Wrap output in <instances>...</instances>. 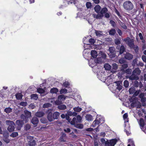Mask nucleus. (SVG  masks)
Instances as JSON below:
<instances>
[{
    "label": "nucleus",
    "instance_id": "obj_1",
    "mask_svg": "<svg viewBox=\"0 0 146 146\" xmlns=\"http://www.w3.org/2000/svg\"><path fill=\"white\" fill-rule=\"evenodd\" d=\"M53 110L50 109L48 110L46 112L47 114V118L50 122L53 121L55 119H58L59 117L60 113L58 112H55L53 113H52Z\"/></svg>",
    "mask_w": 146,
    "mask_h": 146
},
{
    "label": "nucleus",
    "instance_id": "obj_2",
    "mask_svg": "<svg viewBox=\"0 0 146 146\" xmlns=\"http://www.w3.org/2000/svg\"><path fill=\"white\" fill-rule=\"evenodd\" d=\"M141 71L139 68H135L133 70L132 74L130 76H127V78H128L131 80H138L139 79V76Z\"/></svg>",
    "mask_w": 146,
    "mask_h": 146
},
{
    "label": "nucleus",
    "instance_id": "obj_3",
    "mask_svg": "<svg viewBox=\"0 0 146 146\" xmlns=\"http://www.w3.org/2000/svg\"><path fill=\"white\" fill-rule=\"evenodd\" d=\"M124 9L126 11H130L134 8L133 4L130 1H126L125 2L123 5Z\"/></svg>",
    "mask_w": 146,
    "mask_h": 146
},
{
    "label": "nucleus",
    "instance_id": "obj_4",
    "mask_svg": "<svg viewBox=\"0 0 146 146\" xmlns=\"http://www.w3.org/2000/svg\"><path fill=\"white\" fill-rule=\"evenodd\" d=\"M124 41L132 49V48H134L135 44L133 39H131L130 37H127L124 39Z\"/></svg>",
    "mask_w": 146,
    "mask_h": 146
},
{
    "label": "nucleus",
    "instance_id": "obj_5",
    "mask_svg": "<svg viewBox=\"0 0 146 146\" xmlns=\"http://www.w3.org/2000/svg\"><path fill=\"white\" fill-rule=\"evenodd\" d=\"M7 124L9 125L7 130L9 132H11L14 131L15 124L14 122L9 120L6 121Z\"/></svg>",
    "mask_w": 146,
    "mask_h": 146
},
{
    "label": "nucleus",
    "instance_id": "obj_6",
    "mask_svg": "<svg viewBox=\"0 0 146 146\" xmlns=\"http://www.w3.org/2000/svg\"><path fill=\"white\" fill-rule=\"evenodd\" d=\"M27 138L28 139V144L29 146H35L36 142L34 138L32 136H29Z\"/></svg>",
    "mask_w": 146,
    "mask_h": 146
},
{
    "label": "nucleus",
    "instance_id": "obj_7",
    "mask_svg": "<svg viewBox=\"0 0 146 146\" xmlns=\"http://www.w3.org/2000/svg\"><path fill=\"white\" fill-rule=\"evenodd\" d=\"M109 50L110 52L109 54L110 57L111 58L115 57L116 56V51L114 47H110L109 48Z\"/></svg>",
    "mask_w": 146,
    "mask_h": 146
},
{
    "label": "nucleus",
    "instance_id": "obj_8",
    "mask_svg": "<svg viewBox=\"0 0 146 146\" xmlns=\"http://www.w3.org/2000/svg\"><path fill=\"white\" fill-rule=\"evenodd\" d=\"M16 123L17 126V128L18 130H20L21 127L23 126L24 124L23 120H18L16 121Z\"/></svg>",
    "mask_w": 146,
    "mask_h": 146
},
{
    "label": "nucleus",
    "instance_id": "obj_9",
    "mask_svg": "<svg viewBox=\"0 0 146 146\" xmlns=\"http://www.w3.org/2000/svg\"><path fill=\"white\" fill-rule=\"evenodd\" d=\"M66 134L64 133H62L59 139V141L60 142H65L66 141Z\"/></svg>",
    "mask_w": 146,
    "mask_h": 146
},
{
    "label": "nucleus",
    "instance_id": "obj_10",
    "mask_svg": "<svg viewBox=\"0 0 146 146\" xmlns=\"http://www.w3.org/2000/svg\"><path fill=\"white\" fill-rule=\"evenodd\" d=\"M44 113L43 111H38L35 113V115L38 117H41L44 116Z\"/></svg>",
    "mask_w": 146,
    "mask_h": 146
},
{
    "label": "nucleus",
    "instance_id": "obj_11",
    "mask_svg": "<svg viewBox=\"0 0 146 146\" xmlns=\"http://www.w3.org/2000/svg\"><path fill=\"white\" fill-rule=\"evenodd\" d=\"M133 56V55L127 52L125 55L124 57L126 59L130 60L132 59Z\"/></svg>",
    "mask_w": 146,
    "mask_h": 146
},
{
    "label": "nucleus",
    "instance_id": "obj_12",
    "mask_svg": "<svg viewBox=\"0 0 146 146\" xmlns=\"http://www.w3.org/2000/svg\"><path fill=\"white\" fill-rule=\"evenodd\" d=\"M31 122L33 125L36 126L38 122V120L37 117H33L31 120Z\"/></svg>",
    "mask_w": 146,
    "mask_h": 146
},
{
    "label": "nucleus",
    "instance_id": "obj_13",
    "mask_svg": "<svg viewBox=\"0 0 146 146\" xmlns=\"http://www.w3.org/2000/svg\"><path fill=\"white\" fill-rule=\"evenodd\" d=\"M101 9V7L99 5H96L94 7L95 11L98 13H99L100 12Z\"/></svg>",
    "mask_w": 146,
    "mask_h": 146
},
{
    "label": "nucleus",
    "instance_id": "obj_14",
    "mask_svg": "<svg viewBox=\"0 0 146 146\" xmlns=\"http://www.w3.org/2000/svg\"><path fill=\"white\" fill-rule=\"evenodd\" d=\"M118 68V66L117 64L114 63L112 64V69L111 71L113 72H116V70Z\"/></svg>",
    "mask_w": 146,
    "mask_h": 146
},
{
    "label": "nucleus",
    "instance_id": "obj_15",
    "mask_svg": "<svg viewBox=\"0 0 146 146\" xmlns=\"http://www.w3.org/2000/svg\"><path fill=\"white\" fill-rule=\"evenodd\" d=\"M117 141V140L116 138L112 139L110 140V144L111 146H114L116 144Z\"/></svg>",
    "mask_w": 146,
    "mask_h": 146
},
{
    "label": "nucleus",
    "instance_id": "obj_16",
    "mask_svg": "<svg viewBox=\"0 0 146 146\" xmlns=\"http://www.w3.org/2000/svg\"><path fill=\"white\" fill-rule=\"evenodd\" d=\"M24 113L25 115L27 117V118L28 119L29 118L31 117V113L30 112H29L27 110H25L24 111Z\"/></svg>",
    "mask_w": 146,
    "mask_h": 146
},
{
    "label": "nucleus",
    "instance_id": "obj_17",
    "mask_svg": "<svg viewBox=\"0 0 146 146\" xmlns=\"http://www.w3.org/2000/svg\"><path fill=\"white\" fill-rule=\"evenodd\" d=\"M91 54L93 58H95L97 56V52L96 50H92L91 51Z\"/></svg>",
    "mask_w": 146,
    "mask_h": 146
},
{
    "label": "nucleus",
    "instance_id": "obj_18",
    "mask_svg": "<svg viewBox=\"0 0 146 146\" xmlns=\"http://www.w3.org/2000/svg\"><path fill=\"white\" fill-rule=\"evenodd\" d=\"M57 108L60 110H64L66 109V106L65 105L61 104L58 106Z\"/></svg>",
    "mask_w": 146,
    "mask_h": 146
},
{
    "label": "nucleus",
    "instance_id": "obj_19",
    "mask_svg": "<svg viewBox=\"0 0 146 146\" xmlns=\"http://www.w3.org/2000/svg\"><path fill=\"white\" fill-rule=\"evenodd\" d=\"M108 11V9L106 7H104L101 9L100 11V13L102 15H104V14L107 13Z\"/></svg>",
    "mask_w": 146,
    "mask_h": 146
},
{
    "label": "nucleus",
    "instance_id": "obj_20",
    "mask_svg": "<svg viewBox=\"0 0 146 146\" xmlns=\"http://www.w3.org/2000/svg\"><path fill=\"white\" fill-rule=\"evenodd\" d=\"M15 96L16 98L18 100H21L22 98L23 95L21 93H17Z\"/></svg>",
    "mask_w": 146,
    "mask_h": 146
},
{
    "label": "nucleus",
    "instance_id": "obj_21",
    "mask_svg": "<svg viewBox=\"0 0 146 146\" xmlns=\"http://www.w3.org/2000/svg\"><path fill=\"white\" fill-rule=\"evenodd\" d=\"M135 91V88L133 86H132L130 88L129 90V93L131 94H132L134 93Z\"/></svg>",
    "mask_w": 146,
    "mask_h": 146
},
{
    "label": "nucleus",
    "instance_id": "obj_22",
    "mask_svg": "<svg viewBox=\"0 0 146 146\" xmlns=\"http://www.w3.org/2000/svg\"><path fill=\"white\" fill-rule=\"evenodd\" d=\"M58 91V89L56 88H51L50 91L51 93H57Z\"/></svg>",
    "mask_w": 146,
    "mask_h": 146
},
{
    "label": "nucleus",
    "instance_id": "obj_23",
    "mask_svg": "<svg viewBox=\"0 0 146 146\" xmlns=\"http://www.w3.org/2000/svg\"><path fill=\"white\" fill-rule=\"evenodd\" d=\"M86 119L88 121H90L93 120V117L92 115L90 114H87L85 116Z\"/></svg>",
    "mask_w": 146,
    "mask_h": 146
},
{
    "label": "nucleus",
    "instance_id": "obj_24",
    "mask_svg": "<svg viewBox=\"0 0 146 146\" xmlns=\"http://www.w3.org/2000/svg\"><path fill=\"white\" fill-rule=\"evenodd\" d=\"M130 102H132L130 104L132 108H133L136 106L137 103L136 102H133V99H131L130 100Z\"/></svg>",
    "mask_w": 146,
    "mask_h": 146
},
{
    "label": "nucleus",
    "instance_id": "obj_25",
    "mask_svg": "<svg viewBox=\"0 0 146 146\" xmlns=\"http://www.w3.org/2000/svg\"><path fill=\"white\" fill-rule=\"evenodd\" d=\"M21 119H23V121H25L26 122H27L29 120V119L27 118V117L25 115L23 114H22L21 115Z\"/></svg>",
    "mask_w": 146,
    "mask_h": 146
},
{
    "label": "nucleus",
    "instance_id": "obj_26",
    "mask_svg": "<svg viewBox=\"0 0 146 146\" xmlns=\"http://www.w3.org/2000/svg\"><path fill=\"white\" fill-rule=\"evenodd\" d=\"M125 50V47L123 45H121L120 48L119 49V53L120 54H121L124 52Z\"/></svg>",
    "mask_w": 146,
    "mask_h": 146
},
{
    "label": "nucleus",
    "instance_id": "obj_27",
    "mask_svg": "<svg viewBox=\"0 0 146 146\" xmlns=\"http://www.w3.org/2000/svg\"><path fill=\"white\" fill-rule=\"evenodd\" d=\"M104 17V15H102V14H98L96 15L95 16H94V18H96V19H101L102 18Z\"/></svg>",
    "mask_w": 146,
    "mask_h": 146
},
{
    "label": "nucleus",
    "instance_id": "obj_28",
    "mask_svg": "<svg viewBox=\"0 0 146 146\" xmlns=\"http://www.w3.org/2000/svg\"><path fill=\"white\" fill-rule=\"evenodd\" d=\"M115 30L114 29H111L109 32V34L111 35H114L116 33Z\"/></svg>",
    "mask_w": 146,
    "mask_h": 146
},
{
    "label": "nucleus",
    "instance_id": "obj_29",
    "mask_svg": "<svg viewBox=\"0 0 146 146\" xmlns=\"http://www.w3.org/2000/svg\"><path fill=\"white\" fill-rule=\"evenodd\" d=\"M128 115L127 113H124L123 116V119L125 121L128 122Z\"/></svg>",
    "mask_w": 146,
    "mask_h": 146
},
{
    "label": "nucleus",
    "instance_id": "obj_30",
    "mask_svg": "<svg viewBox=\"0 0 146 146\" xmlns=\"http://www.w3.org/2000/svg\"><path fill=\"white\" fill-rule=\"evenodd\" d=\"M100 123V121L96 119L93 122L92 125L94 127H95L96 125H99Z\"/></svg>",
    "mask_w": 146,
    "mask_h": 146
},
{
    "label": "nucleus",
    "instance_id": "obj_31",
    "mask_svg": "<svg viewBox=\"0 0 146 146\" xmlns=\"http://www.w3.org/2000/svg\"><path fill=\"white\" fill-rule=\"evenodd\" d=\"M132 70L131 69L128 68L125 70V72L127 74L131 75L132 72Z\"/></svg>",
    "mask_w": 146,
    "mask_h": 146
},
{
    "label": "nucleus",
    "instance_id": "obj_32",
    "mask_svg": "<svg viewBox=\"0 0 146 146\" xmlns=\"http://www.w3.org/2000/svg\"><path fill=\"white\" fill-rule=\"evenodd\" d=\"M12 109L10 107L6 108L4 110V111L7 113H9L12 111Z\"/></svg>",
    "mask_w": 146,
    "mask_h": 146
},
{
    "label": "nucleus",
    "instance_id": "obj_33",
    "mask_svg": "<svg viewBox=\"0 0 146 146\" xmlns=\"http://www.w3.org/2000/svg\"><path fill=\"white\" fill-rule=\"evenodd\" d=\"M120 25L121 26L125 29H127V27L125 24L123 23L121 21H120Z\"/></svg>",
    "mask_w": 146,
    "mask_h": 146
},
{
    "label": "nucleus",
    "instance_id": "obj_34",
    "mask_svg": "<svg viewBox=\"0 0 146 146\" xmlns=\"http://www.w3.org/2000/svg\"><path fill=\"white\" fill-rule=\"evenodd\" d=\"M75 127L77 128L82 129L83 127V125L80 123L76 124Z\"/></svg>",
    "mask_w": 146,
    "mask_h": 146
},
{
    "label": "nucleus",
    "instance_id": "obj_35",
    "mask_svg": "<svg viewBox=\"0 0 146 146\" xmlns=\"http://www.w3.org/2000/svg\"><path fill=\"white\" fill-rule=\"evenodd\" d=\"M140 125L142 127H143L145 125V122L143 118H141L139 121Z\"/></svg>",
    "mask_w": 146,
    "mask_h": 146
},
{
    "label": "nucleus",
    "instance_id": "obj_36",
    "mask_svg": "<svg viewBox=\"0 0 146 146\" xmlns=\"http://www.w3.org/2000/svg\"><path fill=\"white\" fill-rule=\"evenodd\" d=\"M58 98L59 100L64 101L65 100L66 98L64 95H61L58 96Z\"/></svg>",
    "mask_w": 146,
    "mask_h": 146
},
{
    "label": "nucleus",
    "instance_id": "obj_37",
    "mask_svg": "<svg viewBox=\"0 0 146 146\" xmlns=\"http://www.w3.org/2000/svg\"><path fill=\"white\" fill-rule=\"evenodd\" d=\"M37 91L40 94H43L45 90L42 88H38L37 89Z\"/></svg>",
    "mask_w": 146,
    "mask_h": 146
},
{
    "label": "nucleus",
    "instance_id": "obj_38",
    "mask_svg": "<svg viewBox=\"0 0 146 146\" xmlns=\"http://www.w3.org/2000/svg\"><path fill=\"white\" fill-rule=\"evenodd\" d=\"M18 135V133L16 132H13L11 135H10V136L12 137H15Z\"/></svg>",
    "mask_w": 146,
    "mask_h": 146
},
{
    "label": "nucleus",
    "instance_id": "obj_39",
    "mask_svg": "<svg viewBox=\"0 0 146 146\" xmlns=\"http://www.w3.org/2000/svg\"><path fill=\"white\" fill-rule=\"evenodd\" d=\"M104 67L106 70H110L111 68V66L108 64H106Z\"/></svg>",
    "mask_w": 146,
    "mask_h": 146
},
{
    "label": "nucleus",
    "instance_id": "obj_40",
    "mask_svg": "<svg viewBox=\"0 0 146 146\" xmlns=\"http://www.w3.org/2000/svg\"><path fill=\"white\" fill-rule=\"evenodd\" d=\"M60 93L62 94H66L67 92V90L66 88H62L60 90Z\"/></svg>",
    "mask_w": 146,
    "mask_h": 146
},
{
    "label": "nucleus",
    "instance_id": "obj_41",
    "mask_svg": "<svg viewBox=\"0 0 146 146\" xmlns=\"http://www.w3.org/2000/svg\"><path fill=\"white\" fill-rule=\"evenodd\" d=\"M38 98V95L36 94H32L31 96V99H33L35 100H37Z\"/></svg>",
    "mask_w": 146,
    "mask_h": 146
},
{
    "label": "nucleus",
    "instance_id": "obj_42",
    "mask_svg": "<svg viewBox=\"0 0 146 146\" xmlns=\"http://www.w3.org/2000/svg\"><path fill=\"white\" fill-rule=\"evenodd\" d=\"M137 58H135L132 61V64L133 66H137Z\"/></svg>",
    "mask_w": 146,
    "mask_h": 146
},
{
    "label": "nucleus",
    "instance_id": "obj_43",
    "mask_svg": "<svg viewBox=\"0 0 146 146\" xmlns=\"http://www.w3.org/2000/svg\"><path fill=\"white\" fill-rule=\"evenodd\" d=\"M41 122L43 123H46L48 122L47 119L45 118H42L40 119Z\"/></svg>",
    "mask_w": 146,
    "mask_h": 146
},
{
    "label": "nucleus",
    "instance_id": "obj_44",
    "mask_svg": "<svg viewBox=\"0 0 146 146\" xmlns=\"http://www.w3.org/2000/svg\"><path fill=\"white\" fill-rule=\"evenodd\" d=\"M74 110L75 111L79 112L82 110V108L79 107H75L73 108Z\"/></svg>",
    "mask_w": 146,
    "mask_h": 146
},
{
    "label": "nucleus",
    "instance_id": "obj_45",
    "mask_svg": "<svg viewBox=\"0 0 146 146\" xmlns=\"http://www.w3.org/2000/svg\"><path fill=\"white\" fill-rule=\"evenodd\" d=\"M3 135V137H9V133L7 131H4Z\"/></svg>",
    "mask_w": 146,
    "mask_h": 146
},
{
    "label": "nucleus",
    "instance_id": "obj_46",
    "mask_svg": "<svg viewBox=\"0 0 146 146\" xmlns=\"http://www.w3.org/2000/svg\"><path fill=\"white\" fill-rule=\"evenodd\" d=\"M110 23L111 24L113 27L114 28L115 27L116 24L114 21L111 20L110 21Z\"/></svg>",
    "mask_w": 146,
    "mask_h": 146
},
{
    "label": "nucleus",
    "instance_id": "obj_47",
    "mask_svg": "<svg viewBox=\"0 0 146 146\" xmlns=\"http://www.w3.org/2000/svg\"><path fill=\"white\" fill-rule=\"evenodd\" d=\"M86 6L88 9H90L91 8L92 5L90 2H88L86 3Z\"/></svg>",
    "mask_w": 146,
    "mask_h": 146
},
{
    "label": "nucleus",
    "instance_id": "obj_48",
    "mask_svg": "<svg viewBox=\"0 0 146 146\" xmlns=\"http://www.w3.org/2000/svg\"><path fill=\"white\" fill-rule=\"evenodd\" d=\"M124 86L125 88H127L129 86V83L127 80H125L123 82Z\"/></svg>",
    "mask_w": 146,
    "mask_h": 146
},
{
    "label": "nucleus",
    "instance_id": "obj_49",
    "mask_svg": "<svg viewBox=\"0 0 146 146\" xmlns=\"http://www.w3.org/2000/svg\"><path fill=\"white\" fill-rule=\"evenodd\" d=\"M89 42L91 44H94L95 42V40L94 38H91L89 40Z\"/></svg>",
    "mask_w": 146,
    "mask_h": 146
},
{
    "label": "nucleus",
    "instance_id": "obj_50",
    "mask_svg": "<svg viewBox=\"0 0 146 146\" xmlns=\"http://www.w3.org/2000/svg\"><path fill=\"white\" fill-rule=\"evenodd\" d=\"M9 137H3V140L4 142L7 143H9L10 141V140L8 139Z\"/></svg>",
    "mask_w": 146,
    "mask_h": 146
},
{
    "label": "nucleus",
    "instance_id": "obj_51",
    "mask_svg": "<svg viewBox=\"0 0 146 146\" xmlns=\"http://www.w3.org/2000/svg\"><path fill=\"white\" fill-rule=\"evenodd\" d=\"M122 86H121L120 84H118L117 85L116 89L118 90L119 91H120L122 89Z\"/></svg>",
    "mask_w": 146,
    "mask_h": 146
},
{
    "label": "nucleus",
    "instance_id": "obj_52",
    "mask_svg": "<svg viewBox=\"0 0 146 146\" xmlns=\"http://www.w3.org/2000/svg\"><path fill=\"white\" fill-rule=\"evenodd\" d=\"M135 80L134 82V86L135 87L137 88L139 87V83L136 80Z\"/></svg>",
    "mask_w": 146,
    "mask_h": 146
},
{
    "label": "nucleus",
    "instance_id": "obj_53",
    "mask_svg": "<svg viewBox=\"0 0 146 146\" xmlns=\"http://www.w3.org/2000/svg\"><path fill=\"white\" fill-rule=\"evenodd\" d=\"M31 128V126L29 124H27L25 127V130L27 131L29 130Z\"/></svg>",
    "mask_w": 146,
    "mask_h": 146
},
{
    "label": "nucleus",
    "instance_id": "obj_54",
    "mask_svg": "<svg viewBox=\"0 0 146 146\" xmlns=\"http://www.w3.org/2000/svg\"><path fill=\"white\" fill-rule=\"evenodd\" d=\"M119 62L121 64L124 63L125 62V60L123 58H121L119 60Z\"/></svg>",
    "mask_w": 146,
    "mask_h": 146
},
{
    "label": "nucleus",
    "instance_id": "obj_55",
    "mask_svg": "<svg viewBox=\"0 0 146 146\" xmlns=\"http://www.w3.org/2000/svg\"><path fill=\"white\" fill-rule=\"evenodd\" d=\"M114 42L115 44L117 45H119L121 43L120 40L118 39H115Z\"/></svg>",
    "mask_w": 146,
    "mask_h": 146
},
{
    "label": "nucleus",
    "instance_id": "obj_56",
    "mask_svg": "<svg viewBox=\"0 0 146 146\" xmlns=\"http://www.w3.org/2000/svg\"><path fill=\"white\" fill-rule=\"evenodd\" d=\"M76 119L80 123L81 122V121L82 119V118L80 115H77Z\"/></svg>",
    "mask_w": 146,
    "mask_h": 146
},
{
    "label": "nucleus",
    "instance_id": "obj_57",
    "mask_svg": "<svg viewBox=\"0 0 146 146\" xmlns=\"http://www.w3.org/2000/svg\"><path fill=\"white\" fill-rule=\"evenodd\" d=\"M27 104V103L26 102H21L20 103L19 105L22 106H25Z\"/></svg>",
    "mask_w": 146,
    "mask_h": 146
},
{
    "label": "nucleus",
    "instance_id": "obj_58",
    "mask_svg": "<svg viewBox=\"0 0 146 146\" xmlns=\"http://www.w3.org/2000/svg\"><path fill=\"white\" fill-rule=\"evenodd\" d=\"M115 13L117 14V15L120 18L121 17V15L119 13L118 11L117 10V9L116 8H115Z\"/></svg>",
    "mask_w": 146,
    "mask_h": 146
},
{
    "label": "nucleus",
    "instance_id": "obj_59",
    "mask_svg": "<svg viewBox=\"0 0 146 146\" xmlns=\"http://www.w3.org/2000/svg\"><path fill=\"white\" fill-rule=\"evenodd\" d=\"M117 31L119 34V35L120 36H121L122 34V31L119 29H118L117 30Z\"/></svg>",
    "mask_w": 146,
    "mask_h": 146
},
{
    "label": "nucleus",
    "instance_id": "obj_60",
    "mask_svg": "<svg viewBox=\"0 0 146 146\" xmlns=\"http://www.w3.org/2000/svg\"><path fill=\"white\" fill-rule=\"evenodd\" d=\"M96 35L98 36H100L102 35L100 33V32L98 31H95Z\"/></svg>",
    "mask_w": 146,
    "mask_h": 146
},
{
    "label": "nucleus",
    "instance_id": "obj_61",
    "mask_svg": "<svg viewBox=\"0 0 146 146\" xmlns=\"http://www.w3.org/2000/svg\"><path fill=\"white\" fill-rule=\"evenodd\" d=\"M132 48L134 49V50L136 52H137L139 50V47L138 46H134V48Z\"/></svg>",
    "mask_w": 146,
    "mask_h": 146
},
{
    "label": "nucleus",
    "instance_id": "obj_62",
    "mask_svg": "<svg viewBox=\"0 0 146 146\" xmlns=\"http://www.w3.org/2000/svg\"><path fill=\"white\" fill-rule=\"evenodd\" d=\"M66 119L69 122H70L71 121V119L70 118L69 116L68 115L66 114L65 115Z\"/></svg>",
    "mask_w": 146,
    "mask_h": 146
},
{
    "label": "nucleus",
    "instance_id": "obj_63",
    "mask_svg": "<svg viewBox=\"0 0 146 146\" xmlns=\"http://www.w3.org/2000/svg\"><path fill=\"white\" fill-rule=\"evenodd\" d=\"M63 86L65 88H66L69 85V84L66 82H64L63 83Z\"/></svg>",
    "mask_w": 146,
    "mask_h": 146
},
{
    "label": "nucleus",
    "instance_id": "obj_64",
    "mask_svg": "<svg viewBox=\"0 0 146 146\" xmlns=\"http://www.w3.org/2000/svg\"><path fill=\"white\" fill-rule=\"evenodd\" d=\"M104 146H111L110 141H109L108 140H107L105 143Z\"/></svg>",
    "mask_w": 146,
    "mask_h": 146
}]
</instances>
